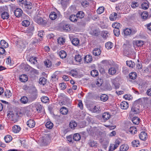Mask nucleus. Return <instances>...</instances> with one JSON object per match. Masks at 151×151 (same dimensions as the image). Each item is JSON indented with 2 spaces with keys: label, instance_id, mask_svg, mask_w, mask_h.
Listing matches in <instances>:
<instances>
[{
  "label": "nucleus",
  "instance_id": "35",
  "mask_svg": "<svg viewBox=\"0 0 151 151\" xmlns=\"http://www.w3.org/2000/svg\"><path fill=\"white\" fill-rule=\"evenodd\" d=\"M44 64L46 67L49 68L52 66V63L49 60H47L44 61Z\"/></svg>",
  "mask_w": 151,
  "mask_h": 151
},
{
  "label": "nucleus",
  "instance_id": "18",
  "mask_svg": "<svg viewBox=\"0 0 151 151\" xmlns=\"http://www.w3.org/2000/svg\"><path fill=\"white\" fill-rule=\"evenodd\" d=\"M141 18L144 21H145L148 19V13L146 12H142L140 14Z\"/></svg>",
  "mask_w": 151,
  "mask_h": 151
},
{
  "label": "nucleus",
  "instance_id": "42",
  "mask_svg": "<svg viewBox=\"0 0 151 151\" xmlns=\"http://www.w3.org/2000/svg\"><path fill=\"white\" fill-rule=\"evenodd\" d=\"M45 126L47 128L51 129L52 128L53 124L51 122H48L46 123Z\"/></svg>",
  "mask_w": 151,
  "mask_h": 151
},
{
  "label": "nucleus",
  "instance_id": "50",
  "mask_svg": "<svg viewBox=\"0 0 151 151\" xmlns=\"http://www.w3.org/2000/svg\"><path fill=\"white\" fill-rule=\"evenodd\" d=\"M105 47L108 49H110L113 46V44L111 42H107L105 45Z\"/></svg>",
  "mask_w": 151,
  "mask_h": 151
},
{
  "label": "nucleus",
  "instance_id": "28",
  "mask_svg": "<svg viewBox=\"0 0 151 151\" xmlns=\"http://www.w3.org/2000/svg\"><path fill=\"white\" fill-rule=\"evenodd\" d=\"M132 146L134 147H137L140 145L139 140H135L132 142Z\"/></svg>",
  "mask_w": 151,
  "mask_h": 151
},
{
  "label": "nucleus",
  "instance_id": "43",
  "mask_svg": "<svg viewBox=\"0 0 151 151\" xmlns=\"http://www.w3.org/2000/svg\"><path fill=\"white\" fill-rule=\"evenodd\" d=\"M46 79L44 77H41L39 79V83L40 84H42L44 85L46 84Z\"/></svg>",
  "mask_w": 151,
  "mask_h": 151
},
{
  "label": "nucleus",
  "instance_id": "59",
  "mask_svg": "<svg viewBox=\"0 0 151 151\" xmlns=\"http://www.w3.org/2000/svg\"><path fill=\"white\" fill-rule=\"evenodd\" d=\"M114 33L115 36H118L120 34L119 29H116L114 30Z\"/></svg>",
  "mask_w": 151,
  "mask_h": 151
},
{
  "label": "nucleus",
  "instance_id": "15",
  "mask_svg": "<svg viewBox=\"0 0 151 151\" xmlns=\"http://www.w3.org/2000/svg\"><path fill=\"white\" fill-rule=\"evenodd\" d=\"M101 53V51L99 48H95L93 51V54L95 56L99 55Z\"/></svg>",
  "mask_w": 151,
  "mask_h": 151
},
{
  "label": "nucleus",
  "instance_id": "58",
  "mask_svg": "<svg viewBox=\"0 0 151 151\" xmlns=\"http://www.w3.org/2000/svg\"><path fill=\"white\" fill-rule=\"evenodd\" d=\"M139 6V4L138 2L132 1L131 3V6L132 8L134 9L137 7Z\"/></svg>",
  "mask_w": 151,
  "mask_h": 151
},
{
  "label": "nucleus",
  "instance_id": "12",
  "mask_svg": "<svg viewBox=\"0 0 151 151\" xmlns=\"http://www.w3.org/2000/svg\"><path fill=\"white\" fill-rule=\"evenodd\" d=\"M32 5L31 2H27L23 8L25 9L28 11L32 9Z\"/></svg>",
  "mask_w": 151,
  "mask_h": 151
},
{
  "label": "nucleus",
  "instance_id": "39",
  "mask_svg": "<svg viewBox=\"0 0 151 151\" xmlns=\"http://www.w3.org/2000/svg\"><path fill=\"white\" fill-rule=\"evenodd\" d=\"M91 74L93 77H96L98 75L99 72L97 70L93 69L91 71Z\"/></svg>",
  "mask_w": 151,
  "mask_h": 151
},
{
  "label": "nucleus",
  "instance_id": "51",
  "mask_svg": "<svg viewBox=\"0 0 151 151\" xmlns=\"http://www.w3.org/2000/svg\"><path fill=\"white\" fill-rule=\"evenodd\" d=\"M142 7L143 9H147L149 7L148 3L147 2H144L142 4Z\"/></svg>",
  "mask_w": 151,
  "mask_h": 151
},
{
  "label": "nucleus",
  "instance_id": "23",
  "mask_svg": "<svg viewBox=\"0 0 151 151\" xmlns=\"http://www.w3.org/2000/svg\"><path fill=\"white\" fill-rule=\"evenodd\" d=\"M75 60L77 62H81L83 59V58L79 54H77L75 55L74 58Z\"/></svg>",
  "mask_w": 151,
  "mask_h": 151
},
{
  "label": "nucleus",
  "instance_id": "24",
  "mask_svg": "<svg viewBox=\"0 0 151 151\" xmlns=\"http://www.w3.org/2000/svg\"><path fill=\"white\" fill-rule=\"evenodd\" d=\"M49 17L51 19L54 20L57 18V14L55 12H52L50 15Z\"/></svg>",
  "mask_w": 151,
  "mask_h": 151
},
{
  "label": "nucleus",
  "instance_id": "8",
  "mask_svg": "<svg viewBox=\"0 0 151 151\" xmlns=\"http://www.w3.org/2000/svg\"><path fill=\"white\" fill-rule=\"evenodd\" d=\"M92 60L93 58L90 55H87L84 58V60L85 63H90Z\"/></svg>",
  "mask_w": 151,
  "mask_h": 151
},
{
  "label": "nucleus",
  "instance_id": "16",
  "mask_svg": "<svg viewBox=\"0 0 151 151\" xmlns=\"http://www.w3.org/2000/svg\"><path fill=\"white\" fill-rule=\"evenodd\" d=\"M102 117L104 121H106L110 118V115L109 112H105L103 114Z\"/></svg>",
  "mask_w": 151,
  "mask_h": 151
},
{
  "label": "nucleus",
  "instance_id": "63",
  "mask_svg": "<svg viewBox=\"0 0 151 151\" xmlns=\"http://www.w3.org/2000/svg\"><path fill=\"white\" fill-rule=\"evenodd\" d=\"M99 109H98V107L96 106H95L91 110V111L94 113L97 112L99 111Z\"/></svg>",
  "mask_w": 151,
  "mask_h": 151
},
{
  "label": "nucleus",
  "instance_id": "34",
  "mask_svg": "<svg viewBox=\"0 0 151 151\" xmlns=\"http://www.w3.org/2000/svg\"><path fill=\"white\" fill-rule=\"evenodd\" d=\"M129 77L130 79H135L137 77V74L136 73L134 72H132L129 75Z\"/></svg>",
  "mask_w": 151,
  "mask_h": 151
},
{
  "label": "nucleus",
  "instance_id": "9",
  "mask_svg": "<svg viewBox=\"0 0 151 151\" xmlns=\"http://www.w3.org/2000/svg\"><path fill=\"white\" fill-rule=\"evenodd\" d=\"M139 137L140 139L142 140H145L147 138V134L145 132H141L139 134Z\"/></svg>",
  "mask_w": 151,
  "mask_h": 151
},
{
  "label": "nucleus",
  "instance_id": "49",
  "mask_svg": "<svg viewBox=\"0 0 151 151\" xmlns=\"http://www.w3.org/2000/svg\"><path fill=\"white\" fill-rule=\"evenodd\" d=\"M22 24L23 26L27 27L30 24V22L28 20H24L22 22Z\"/></svg>",
  "mask_w": 151,
  "mask_h": 151
},
{
  "label": "nucleus",
  "instance_id": "44",
  "mask_svg": "<svg viewBox=\"0 0 151 151\" xmlns=\"http://www.w3.org/2000/svg\"><path fill=\"white\" fill-rule=\"evenodd\" d=\"M1 45L5 48H7L8 47V44L4 40H2L0 42Z\"/></svg>",
  "mask_w": 151,
  "mask_h": 151
},
{
  "label": "nucleus",
  "instance_id": "10",
  "mask_svg": "<svg viewBox=\"0 0 151 151\" xmlns=\"http://www.w3.org/2000/svg\"><path fill=\"white\" fill-rule=\"evenodd\" d=\"M36 59L37 58L35 57L30 56L27 58V60L29 61L31 63L33 64H35L37 63V61Z\"/></svg>",
  "mask_w": 151,
  "mask_h": 151
},
{
  "label": "nucleus",
  "instance_id": "56",
  "mask_svg": "<svg viewBox=\"0 0 151 151\" xmlns=\"http://www.w3.org/2000/svg\"><path fill=\"white\" fill-rule=\"evenodd\" d=\"M19 4L23 7L27 2V0H19Z\"/></svg>",
  "mask_w": 151,
  "mask_h": 151
},
{
  "label": "nucleus",
  "instance_id": "2",
  "mask_svg": "<svg viewBox=\"0 0 151 151\" xmlns=\"http://www.w3.org/2000/svg\"><path fill=\"white\" fill-rule=\"evenodd\" d=\"M0 15L1 18L3 19H7L9 17V13L4 11V7H0Z\"/></svg>",
  "mask_w": 151,
  "mask_h": 151
},
{
  "label": "nucleus",
  "instance_id": "13",
  "mask_svg": "<svg viewBox=\"0 0 151 151\" xmlns=\"http://www.w3.org/2000/svg\"><path fill=\"white\" fill-rule=\"evenodd\" d=\"M137 132V129L136 128L134 127H131L129 129L128 131L127 132L129 133V132L132 134H134Z\"/></svg>",
  "mask_w": 151,
  "mask_h": 151
},
{
  "label": "nucleus",
  "instance_id": "40",
  "mask_svg": "<svg viewBox=\"0 0 151 151\" xmlns=\"http://www.w3.org/2000/svg\"><path fill=\"white\" fill-rule=\"evenodd\" d=\"M79 40L77 38L73 39L72 41L73 44L75 46L78 45L79 43Z\"/></svg>",
  "mask_w": 151,
  "mask_h": 151
},
{
  "label": "nucleus",
  "instance_id": "46",
  "mask_svg": "<svg viewBox=\"0 0 151 151\" xmlns=\"http://www.w3.org/2000/svg\"><path fill=\"white\" fill-rule=\"evenodd\" d=\"M121 24H120L118 22H115L113 23L112 24L113 27L116 29H119L121 28Z\"/></svg>",
  "mask_w": 151,
  "mask_h": 151
},
{
  "label": "nucleus",
  "instance_id": "29",
  "mask_svg": "<svg viewBox=\"0 0 151 151\" xmlns=\"http://www.w3.org/2000/svg\"><path fill=\"white\" fill-rule=\"evenodd\" d=\"M12 137L9 135L6 136L4 137V139L6 143L10 142L12 139Z\"/></svg>",
  "mask_w": 151,
  "mask_h": 151
},
{
  "label": "nucleus",
  "instance_id": "38",
  "mask_svg": "<svg viewBox=\"0 0 151 151\" xmlns=\"http://www.w3.org/2000/svg\"><path fill=\"white\" fill-rule=\"evenodd\" d=\"M4 94L5 96L8 98L12 96V93L10 91L7 90L5 91Z\"/></svg>",
  "mask_w": 151,
  "mask_h": 151
},
{
  "label": "nucleus",
  "instance_id": "11",
  "mask_svg": "<svg viewBox=\"0 0 151 151\" xmlns=\"http://www.w3.org/2000/svg\"><path fill=\"white\" fill-rule=\"evenodd\" d=\"M19 79L21 82H25L27 81L28 78L27 75L23 74L19 76Z\"/></svg>",
  "mask_w": 151,
  "mask_h": 151
},
{
  "label": "nucleus",
  "instance_id": "26",
  "mask_svg": "<svg viewBox=\"0 0 151 151\" xmlns=\"http://www.w3.org/2000/svg\"><path fill=\"white\" fill-rule=\"evenodd\" d=\"M126 64L128 66L132 68H133L135 65L134 62L132 60L127 61Z\"/></svg>",
  "mask_w": 151,
  "mask_h": 151
},
{
  "label": "nucleus",
  "instance_id": "57",
  "mask_svg": "<svg viewBox=\"0 0 151 151\" xmlns=\"http://www.w3.org/2000/svg\"><path fill=\"white\" fill-rule=\"evenodd\" d=\"M59 86L62 90H64L65 89L67 86L66 83H60Z\"/></svg>",
  "mask_w": 151,
  "mask_h": 151
},
{
  "label": "nucleus",
  "instance_id": "60",
  "mask_svg": "<svg viewBox=\"0 0 151 151\" xmlns=\"http://www.w3.org/2000/svg\"><path fill=\"white\" fill-rule=\"evenodd\" d=\"M89 4V3L86 1H83L81 3L82 6L84 7H87Z\"/></svg>",
  "mask_w": 151,
  "mask_h": 151
},
{
  "label": "nucleus",
  "instance_id": "6",
  "mask_svg": "<svg viewBox=\"0 0 151 151\" xmlns=\"http://www.w3.org/2000/svg\"><path fill=\"white\" fill-rule=\"evenodd\" d=\"M27 124L30 128H33L35 127V122L33 119H30L27 122Z\"/></svg>",
  "mask_w": 151,
  "mask_h": 151
},
{
  "label": "nucleus",
  "instance_id": "37",
  "mask_svg": "<svg viewBox=\"0 0 151 151\" xmlns=\"http://www.w3.org/2000/svg\"><path fill=\"white\" fill-rule=\"evenodd\" d=\"M140 119L137 117H134L132 119V122L135 124H138L139 123Z\"/></svg>",
  "mask_w": 151,
  "mask_h": 151
},
{
  "label": "nucleus",
  "instance_id": "62",
  "mask_svg": "<svg viewBox=\"0 0 151 151\" xmlns=\"http://www.w3.org/2000/svg\"><path fill=\"white\" fill-rule=\"evenodd\" d=\"M26 109L24 108H22L20 110V111L19 113V114L22 115L26 113Z\"/></svg>",
  "mask_w": 151,
  "mask_h": 151
},
{
  "label": "nucleus",
  "instance_id": "47",
  "mask_svg": "<svg viewBox=\"0 0 151 151\" xmlns=\"http://www.w3.org/2000/svg\"><path fill=\"white\" fill-rule=\"evenodd\" d=\"M41 101L42 102L46 103L48 102L49 101L48 97L46 96H42L41 98Z\"/></svg>",
  "mask_w": 151,
  "mask_h": 151
},
{
  "label": "nucleus",
  "instance_id": "36",
  "mask_svg": "<svg viewBox=\"0 0 151 151\" xmlns=\"http://www.w3.org/2000/svg\"><path fill=\"white\" fill-rule=\"evenodd\" d=\"M76 16L78 18H79L80 19H81L84 17L85 16V14L82 11H79L76 14Z\"/></svg>",
  "mask_w": 151,
  "mask_h": 151
},
{
  "label": "nucleus",
  "instance_id": "64",
  "mask_svg": "<svg viewBox=\"0 0 151 151\" xmlns=\"http://www.w3.org/2000/svg\"><path fill=\"white\" fill-rule=\"evenodd\" d=\"M78 106L79 107L81 110L83 109V105L81 101H79L78 104Z\"/></svg>",
  "mask_w": 151,
  "mask_h": 151
},
{
  "label": "nucleus",
  "instance_id": "30",
  "mask_svg": "<svg viewBox=\"0 0 151 151\" xmlns=\"http://www.w3.org/2000/svg\"><path fill=\"white\" fill-rule=\"evenodd\" d=\"M116 70L114 67H111L109 70V73L110 75H113L116 73Z\"/></svg>",
  "mask_w": 151,
  "mask_h": 151
},
{
  "label": "nucleus",
  "instance_id": "7",
  "mask_svg": "<svg viewBox=\"0 0 151 151\" xmlns=\"http://www.w3.org/2000/svg\"><path fill=\"white\" fill-rule=\"evenodd\" d=\"M34 30V27L32 25H30L27 29L26 31V32L29 35H32Z\"/></svg>",
  "mask_w": 151,
  "mask_h": 151
},
{
  "label": "nucleus",
  "instance_id": "32",
  "mask_svg": "<svg viewBox=\"0 0 151 151\" xmlns=\"http://www.w3.org/2000/svg\"><path fill=\"white\" fill-rule=\"evenodd\" d=\"M59 56L61 58H65L67 56V53L65 51L61 50L59 52Z\"/></svg>",
  "mask_w": 151,
  "mask_h": 151
},
{
  "label": "nucleus",
  "instance_id": "41",
  "mask_svg": "<svg viewBox=\"0 0 151 151\" xmlns=\"http://www.w3.org/2000/svg\"><path fill=\"white\" fill-rule=\"evenodd\" d=\"M69 24H64L63 27V29L66 31H69L70 30V27Z\"/></svg>",
  "mask_w": 151,
  "mask_h": 151
},
{
  "label": "nucleus",
  "instance_id": "48",
  "mask_svg": "<svg viewBox=\"0 0 151 151\" xmlns=\"http://www.w3.org/2000/svg\"><path fill=\"white\" fill-rule=\"evenodd\" d=\"M77 124L74 121H71L69 124V127L71 129H74L75 127H76Z\"/></svg>",
  "mask_w": 151,
  "mask_h": 151
},
{
  "label": "nucleus",
  "instance_id": "5",
  "mask_svg": "<svg viewBox=\"0 0 151 151\" xmlns=\"http://www.w3.org/2000/svg\"><path fill=\"white\" fill-rule=\"evenodd\" d=\"M23 13L22 10L20 8L16 9L14 12L15 16L17 18L21 17Z\"/></svg>",
  "mask_w": 151,
  "mask_h": 151
},
{
  "label": "nucleus",
  "instance_id": "27",
  "mask_svg": "<svg viewBox=\"0 0 151 151\" xmlns=\"http://www.w3.org/2000/svg\"><path fill=\"white\" fill-rule=\"evenodd\" d=\"M100 100L104 101H106L108 99V96L105 94H102L100 96Z\"/></svg>",
  "mask_w": 151,
  "mask_h": 151
},
{
  "label": "nucleus",
  "instance_id": "55",
  "mask_svg": "<svg viewBox=\"0 0 151 151\" xmlns=\"http://www.w3.org/2000/svg\"><path fill=\"white\" fill-rule=\"evenodd\" d=\"M120 143V141L119 140V139H117L116 140L115 142V144L113 145V146L114 147V148H117V147H118L119 146Z\"/></svg>",
  "mask_w": 151,
  "mask_h": 151
},
{
  "label": "nucleus",
  "instance_id": "17",
  "mask_svg": "<svg viewBox=\"0 0 151 151\" xmlns=\"http://www.w3.org/2000/svg\"><path fill=\"white\" fill-rule=\"evenodd\" d=\"M21 128L19 126L14 125L12 128V131L15 133L19 132L21 130Z\"/></svg>",
  "mask_w": 151,
  "mask_h": 151
},
{
  "label": "nucleus",
  "instance_id": "4",
  "mask_svg": "<svg viewBox=\"0 0 151 151\" xmlns=\"http://www.w3.org/2000/svg\"><path fill=\"white\" fill-rule=\"evenodd\" d=\"M33 106L35 108L38 113H40L42 112L43 109V107L39 103H36L33 104Z\"/></svg>",
  "mask_w": 151,
  "mask_h": 151
},
{
  "label": "nucleus",
  "instance_id": "20",
  "mask_svg": "<svg viewBox=\"0 0 151 151\" xmlns=\"http://www.w3.org/2000/svg\"><path fill=\"white\" fill-rule=\"evenodd\" d=\"M60 113L62 114L66 115L68 112V110L67 108L65 107H63L60 109Z\"/></svg>",
  "mask_w": 151,
  "mask_h": 151
},
{
  "label": "nucleus",
  "instance_id": "21",
  "mask_svg": "<svg viewBox=\"0 0 151 151\" xmlns=\"http://www.w3.org/2000/svg\"><path fill=\"white\" fill-rule=\"evenodd\" d=\"M129 146L127 145H122L120 147V151H127L129 149Z\"/></svg>",
  "mask_w": 151,
  "mask_h": 151
},
{
  "label": "nucleus",
  "instance_id": "53",
  "mask_svg": "<svg viewBox=\"0 0 151 151\" xmlns=\"http://www.w3.org/2000/svg\"><path fill=\"white\" fill-rule=\"evenodd\" d=\"M99 31L97 30H95L91 32V34L95 36H98L99 34Z\"/></svg>",
  "mask_w": 151,
  "mask_h": 151
},
{
  "label": "nucleus",
  "instance_id": "19",
  "mask_svg": "<svg viewBox=\"0 0 151 151\" xmlns=\"http://www.w3.org/2000/svg\"><path fill=\"white\" fill-rule=\"evenodd\" d=\"M20 101L23 104H25L28 103L29 100L28 98L26 96H23L21 98Z\"/></svg>",
  "mask_w": 151,
  "mask_h": 151
},
{
  "label": "nucleus",
  "instance_id": "22",
  "mask_svg": "<svg viewBox=\"0 0 151 151\" xmlns=\"http://www.w3.org/2000/svg\"><path fill=\"white\" fill-rule=\"evenodd\" d=\"M69 19L71 21L73 22H76L78 20V18L76 15H75L73 14L70 15Z\"/></svg>",
  "mask_w": 151,
  "mask_h": 151
},
{
  "label": "nucleus",
  "instance_id": "1",
  "mask_svg": "<svg viewBox=\"0 0 151 151\" xmlns=\"http://www.w3.org/2000/svg\"><path fill=\"white\" fill-rule=\"evenodd\" d=\"M137 32V30L134 28H127L123 30L124 37H125L127 36H131L134 35Z\"/></svg>",
  "mask_w": 151,
  "mask_h": 151
},
{
  "label": "nucleus",
  "instance_id": "25",
  "mask_svg": "<svg viewBox=\"0 0 151 151\" xmlns=\"http://www.w3.org/2000/svg\"><path fill=\"white\" fill-rule=\"evenodd\" d=\"M117 17V14L115 12H113L110 15L109 19L111 21H114L116 19Z\"/></svg>",
  "mask_w": 151,
  "mask_h": 151
},
{
  "label": "nucleus",
  "instance_id": "31",
  "mask_svg": "<svg viewBox=\"0 0 151 151\" xmlns=\"http://www.w3.org/2000/svg\"><path fill=\"white\" fill-rule=\"evenodd\" d=\"M58 43L61 45H63L64 44V43H65V40L64 38L62 37H59L58 40Z\"/></svg>",
  "mask_w": 151,
  "mask_h": 151
},
{
  "label": "nucleus",
  "instance_id": "45",
  "mask_svg": "<svg viewBox=\"0 0 151 151\" xmlns=\"http://www.w3.org/2000/svg\"><path fill=\"white\" fill-rule=\"evenodd\" d=\"M135 43L136 45L138 47H141L144 45V42L143 41L137 40L135 41Z\"/></svg>",
  "mask_w": 151,
  "mask_h": 151
},
{
  "label": "nucleus",
  "instance_id": "54",
  "mask_svg": "<svg viewBox=\"0 0 151 151\" xmlns=\"http://www.w3.org/2000/svg\"><path fill=\"white\" fill-rule=\"evenodd\" d=\"M104 9L103 6H101L97 10V12L99 14H101L104 11Z\"/></svg>",
  "mask_w": 151,
  "mask_h": 151
},
{
  "label": "nucleus",
  "instance_id": "61",
  "mask_svg": "<svg viewBox=\"0 0 151 151\" xmlns=\"http://www.w3.org/2000/svg\"><path fill=\"white\" fill-rule=\"evenodd\" d=\"M103 81H101V79H99L97 81L96 84L98 86H101L103 83Z\"/></svg>",
  "mask_w": 151,
  "mask_h": 151
},
{
  "label": "nucleus",
  "instance_id": "14",
  "mask_svg": "<svg viewBox=\"0 0 151 151\" xmlns=\"http://www.w3.org/2000/svg\"><path fill=\"white\" fill-rule=\"evenodd\" d=\"M120 107L122 109H126L129 106L128 103L126 101H123L120 104Z\"/></svg>",
  "mask_w": 151,
  "mask_h": 151
},
{
  "label": "nucleus",
  "instance_id": "52",
  "mask_svg": "<svg viewBox=\"0 0 151 151\" xmlns=\"http://www.w3.org/2000/svg\"><path fill=\"white\" fill-rule=\"evenodd\" d=\"M71 75L73 77H76L78 75V73L77 70H71L70 72Z\"/></svg>",
  "mask_w": 151,
  "mask_h": 151
},
{
  "label": "nucleus",
  "instance_id": "3",
  "mask_svg": "<svg viewBox=\"0 0 151 151\" xmlns=\"http://www.w3.org/2000/svg\"><path fill=\"white\" fill-rule=\"evenodd\" d=\"M35 22L39 25H41L43 26H46L47 24V21L45 18H42L39 17L35 19Z\"/></svg>",
  "mask_w": 151,
  "mask_h": 151
},
{
  "label": "nucleus",
  "instance_id": "33",
  "mask_svg": "<svg viewBox=\"0 0 151 151\" xmlns=\"http://www.w3.org/2000/svg\"><path fill=\"white\" fill-rule=\"evenodd\" d=\"M81 138L80 135L78 133L75 134L73 137V139L75 141H78L81 139Z\"/></svg>",
  "mask_w": 151,
  "mask_h": 151
}]
</instances>
